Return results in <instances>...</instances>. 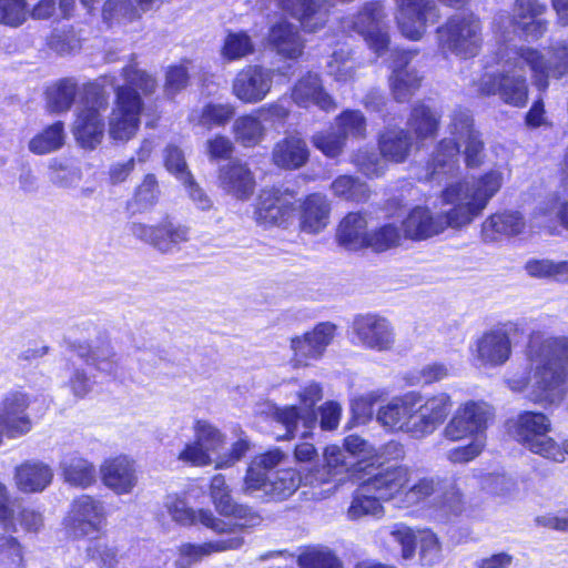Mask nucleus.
<instances>
[{
	"mask_svg": "<svg viewBox=\"0 0 568 568\" xmlns=\"http://www.w3.org/2000/svg\"><path fill=\"white\" fill-rule=\"evenodd\" d=\"M395 20L400 33L417 41L426 33L429 24L440 19V11L435 0H393Z\"/></svg>",
	"mask_w": 568,
	"mask_h": 568,
	"instance_id": "16",
	"label": "nucleus"
},
{
	"mask_svg": "<svg viewBox=\"0 0 568 568\" xmlns=\"http://www.w3.org/2000/svg\"><path fill=\"white\" fill-rule=\"evenodd\" d=\"M219 184L223 191L239 200L250 199L255 189L253 173L240 161H231L219 169Z\"/></svg>",
	"mask_w": 568,
	"mask_h": 568,
	"instance_id": "34",
	"label": "nucleus"
},
{
	"mask_svg": "<svg viewBox=\"0 0 568 568\" xmlns=\"http://www.w3.org/2000/svg\"><path fill=\"white\" fill-rule=\"evenodd\" d=\"M410 479L407 466L387 467L369 475L355 490L346 516L349 520L384 516L382 501L393 500Z\"/></svg>",
	"mask_w": 568,
	"mask_h": 568,
	"instance_id": "4",
	"label": "nucleus"
},
{
	"mask_svg": "<svg viewBox=\"0 0 568 568\" xmlns=\"http://www.w3.org/2000/svg\"><path fill=\"white\" fill-rule=\"evenodd\" d=\"M285 460L286 455L280 449H273L256 456L247 467L243 491L247 495H255L256 485H260L262 478L268 476L271 471L278 470V467Z\"/></svg>",
	"mask_w": 568,
	"mask_h": 568,
	"instance_id": "42",
	"label": "nucleus"
},
{
	"mask_svg": "<svg viewBox=\"0 0 568 568\" xmlns=\"http://www.w3.org/2000/svg\"><path fill=\"white\" fill-rule=\"evenodd\" d=\"M68 345L72 351L77 352L80 357L84 358L87 363L97 366L98 369L109 374L114 372L115 353L109 344L92 348L90 345L69 341Z\"/></svg>",
	"mask_w": 568,
	"mask_h": 568,
	"instance_id": "52",
	"label": "nucleus"
},
{
	"mask_svg": "<svg viewBox=\"0 0 568 568\" xmlns=\"http://www.w3.org/2000/svg\"><path fill=\"white\" fill-rule=\"evenodd\" d=\"M138 17L131 0H108L102 9L103 21L109 26L131 22Z\"/></svg>",
	"mask_w": 568,
	"mask_h": 568,
	"instance_id": "60",
	"label": "nucleus"
},
{
	"mask_svg": "<svg viewBox=\"0 0 568 568\" xmlns=\"http://www.w3.org/2000/svg\"><path fill=\"white\" fill-rule=\"evenodd\" d=\"M527 358L532 375L508 378L509 388L518 393L529 388V398L535 403H559L566 393L568 338L551 337L534 331L529 335Z\"/></svg>",
	"mask_w": 568,
	"mask_h": 568,
	"instance_id": "2",
	"label": "nucleus"
},
{
	"mask_svg": "<svg viewBox=\"0 0 568 568\" xmlns=\"http://www.w3.org/2000/svg\"><path fill=\"white\" fill-rule=\"evenodd\" d=\"M337 326L331 322H322L312 331L291 338L293 361L298 365H308L320 359L336 335Z\"/></svg>",
	"mask_w": 568,
	"mask_h": 568,
	"instance_id": "23",
	"label": "nucleus"
},
{
	"mask_svg": "<svg viewBox=\"0 0 568 568\" xmlns=\"http://www.w3.org/2000/svg\"><path fill=\"white\" fill-rule=\"evenodd\" d=\"M369 233L367 220L359 212L348 213L341 222L336 231V240L339 245L349 251L367 247Z\"/></svg>",
	"mask_w": 568,
	"mask_h": 568,
	"instance_id": "40",
	"label": "nucleus"
},
{
	"mask_svg": "<svg viewBox=\"0 0 568 568\" xmlns=\"http://www.w3.org/2000/svg\"><path fill=\"white\" fill-rule=\"evenodd\" d=\"M244 539L237 535L229 537H220L203 544H183L179 548L180 559L178 566L180 568H187L192 564L201 560L212 554L235 550L242 547Z\"/></svg>",
	"mask_w": 568,
	"mask_h": 568,
	"instance_id": "36",
	"label": "nucleus"
},
{
	"mask_svg": "<svg viewBox=\"0 0 568 568\" xmlns=\"http://www.w3.org/2000/svg\"><path fill=\"white\" fill-rule=\"evenodd\" d=\"M275 4L298 21L306 33L323 30L331 17L329 0H274Z\"/></svg>",
	"mask_w": 568,
	"mask_h": 568,
	"instance_id": "26",
	"label": "nucleus"
},
{
	"mask_svg": "<svg viewBox=\"0 0 568 568\" xmlns=\"http://www.w3.org/2000/svg\"><path fill=\"white\" fill-rule=\"evenodd\" d=\"M509 58L515 65L519 61L525 63L535 79L536 87L546 90L550 78L561 79L568 75V39L550 45L548 58L539 50L524 45L517 48Z\"/></svg>",
	"mask_w": 568,
	"mask_h": 568,
	"instance_id": "9",
	"label": "nucleus"
},
{
	"mask_svg": "<svg viewBox=\"0 0 568 568\" xmlns=\"http://www.w3.org/2000/svg\"><path fill=\"white\" fill-rule=\"evenodd\" d=\"M122 77L124 84L115 88V103L109 116V135L116 142L131 140L140 126L143 102L136 89L151 94L158 87L151 74L133 64L122 69Z\"/></svg>",
	"mask_w": 568,
	"mask_h": 568,
	"instance_id": "3",
	"label": "nucleus"
},
{
	"mask_svg": "<svg viewBox=\"0 0 568 568\" xmlns=\"http://www.w3.org/2000/svg\"><path fill=\"white\" fill-rule=\"evenodd\" d=\"M353 334L358 345L377 352H387L395 344L394 327L376 314L358 315L353 321Z\"/></svg>",
	"mask_w": 568,
	"mask_h": 568,
	"instance_id": "22",
	"label": "nucleus"
},
{
	"mask_svg": "<svg viewBox=\"0 0 568 568\" xmlns=\"http://www.w3.org/2000/svg\"><path fill=\"white\" fill-rule=\"evenodd\" d=\"M331 205L327 197L315 193L308 195L301 205L300 224L307 233H318L329 221Z\"/></svg>",
	"mask_w": 568,
	"mask_h": 568,
	"instance_id": "41",
	"label": "nucleus"
},
{
	"mask_svg": "<svg viewBox=\"0 0 568 568\" xmlns=\"http://www.w3.org/2000/svg\"><path fill=\"white\" fill-rule=\"evenodd\" d=\"M338 133L346 141L347 138L362 139L366 134V119L361 111L346 110L335 119Z\"/></svg>",
	"mask_w": 568,
	"mask_h": 568,
	"instance_id": "61",
	"label": "nucleus"
},
{
	"mask_svg": "<svg viewBox=\"0 0 568 568\" xmlns=\"http://www.w3.org/2000/svg\"><path fill=\"white\" fill-rule=\"evenodd\" d=\"M308 158L307 144L297 135H286L272 150L273 164L284 170H297L307 163Z\"/></svg>",
	"mask_w": 568,
	"mask_h": 568,
	"instance_id": "38",
	"label": "nucleus"
},
{
	"mask_svg": "<svg viewBox=\"0 0 568 568\" xmlns=\"http://www.w3.org/2000/svg\"><path fill=\"white\" fill-rule=\"evenodd\" d=\"M255 52L252 37L243 30L229 31L223 39L220 54L227 62L242 60Z\"/></svg>",
	"mask_w": 568,
	"mask_h": 568,
	"instance_id": "51",
	"label": "nucleus"
},
{
	"mask_svg": "<svg viewBox=\"0 0 568 568\" xmlns=\"http://www.w3.org/2000/svg\"><path fill=\"white\" fill-rule=\"evenodd\" d=\"M448 131L453 141L464 145L463 154L468 168H477L483 163L484 143L473 126L471 115L467 110H455L450 116Z\"/></svg>",
	"mask_w": 568,
	"mask_h": 568,
	"instance_id": "24",
	"label": "nucleus"
},
{
	"mask_svg": "<svg viewBox=\"0 0 568 568\" xmlns=\"http://www.w3.org/2000/svg\"><path fill=\"white\" fill-rule=\"evenodd\" d=\"M430 497L438 505L446 506L453 513L460 510L462 494L459 490L453 484L434 478H423L405 491L402 488L393 500L399 508H409Z\"/></svg>",
	"mask_w": 568,
	"mask_h": 568,
	"instance_id": "17",
	"label": "nucleus"
},
{
	"mask_svg": "<svg viewBox=\"0 0 568 568\" xmlns=\"http://www.w3.org/2000/svg\"><path fill=\"white\" fill-rule=\"evenodd\" d=\"M458 154V142L453 141L452 138L442 140L428 163L429 179L455 175L459 169Z\"/></svg>",
	"mask_w": 568,
	"mask_h": 568,
	"instance_id": "43",
	"label": "nucleus"
},
{
	"mask_svg": "<svg viewBox=\"0 0 568 568\" xmlns=\"http://www.w3.org/2000/svg\"><path fill=\"white\" fill-rule=\"evenodd\" d=\"M331 189L336 196L351 201H365L368 197V187L365 183L351 175L336 178Z\"/></svg>",
	"mask_w": 568,
	"mask_h": 568,
	"instance_id": "62",
	"label": "nucleus"
},
{
	"mask_svg": "<svg viewBox=\"0 0 568 568\" xmlns=\"http://www.w3.org/2000/svg\"><path fill=\"white\" fill-rule=\"evenodd\" d=\"M534 219L539 226H550L555 222H560L568 229V148L561 166L559 187L536 207Z\"/></svg>",
	"mask_w": 568,
	"mask_h": 568,
	"instance_id": "29",
	"label": "nucleus"
},
{
	"mask_svg": "<svg viewBox=\"0 0 568 568\" xmlns=\"http://www.w3.org/2000/svg\"><path fill=\"white\" fill-rule=\"evenodd\" d=\"M31 397L28 393L13 389L4 393L0 399V425L6 437L17 439L29 434L33 427L28 413Z\"/></svg>",
	"mask_w": 568,
	"mask_h": 568,
	"instance_id": "19",
	"label": "nucleus"
},
{
	"mask_svg": "<svg viewBox=\"0 0 568 568\" xmlns=\"http://www.w3.org/2000/svg\"><path fill=\"white\" fill-rule=\"evenodd\" d=\"M108 106V99L95 88L87 89V102L77 114L73 134L78 143L89 150L95 149L104 135L102 111Z\"/></svg>",
	"mask_w": 568,
	"mask_h": 568,
	"instance_id": "15",
	"label": "nucleus"
},
{
	"mask_svg": "<svg viewBox=\"0 0 568 568\" xmlns=\"http://www.w3.org/2000/svg\"><path fill=\"white\" fill-rule=\"evenodd\" d=\"M235 115V108L230 104L207 103L201 110H194L190 114V121L207 129L224 126Z\"/></svg>",
	"mask_w": 568,
	"mask_h": 568,
	"instance_id": "53",
	"label": "nucleus"
},
{
	"mask_svg": "<svg viewBox=\"0 0 568 568\" xmlns=\"http://www.w3.org/2000/svg\"><path fill=\"white\" fill-rule=\"evenodd\" d=\"M514 49H503L500 61H504V70L498 73H486L478 82V91L483 95H499V98L509 105L521 108L528 100V84L524 74L521 61L515 65L510 60Z\"/></svg>",
	"mask_w": 568,
	"mask_h": 568,
	"instance_id": "6",
	"label": "nucleus"
},
{
	"mask_svg": "<svg viewBox=\"0 0 568 568\" xmlns=\"http://www.w3.org/2000/svg\"><path fill=\"white\" fill-rule=\"evenodd\" d=\"M48 169L50 181L59 187H74L82 179L81 170L65 160L51 159Z\"/></svg>",
	"mask_w": 568,
	"mask_h": 568,
	"instance_id": "57",
	"label": "nucleus"
},
{
	"mask_svg": "<svg viewBox=\"0 0 568 568\" xmlns=\"http://www.w3.org/2000/svg\"><path fill=\"white\" fill-rule=\"evenodd\" d=\"M64 480L72 486L87 488L95 481V467L93 463L79 455L65 456L61 464Z\"/></svg>",
	"mask_w": 568,
	"mask_h": 568,
	"instance_id": "45",
	"label": "nucleus"
},
{
	"mask_svg": "<svg viewBox=\"0 0 568 568\" xmlns=\"http://www.w3.org/2000/svg\"><path fill=\"white\" fill-rule=\"evenodd\" d=\"M22 504L13 497L8 485L0 479V525L8 531H17V514Z\"/></svg>",
	"mask_w": 568,
	"mask_h": 568,
	"instance_id": "59",
	"label": "nucleus"
},
{
	"mask_svg": "<svg viewBox=\"0 0 568 568\" xmlns=\"http://www.w3.org/2000/svg\"><path fill=\"white\" fill-rule=\"evenodd\" d=\"M376 419L384 428L416 438L414 392L396 396L381 406Z\"/></svg>",
	"mask_w": 568,
	"mask_h": 568,
	"instance_id": "27",
	"label": "nucleus"
},
{
	"mask_svg": "<svg viewBox=\"0 0 568 568\" xmlns=\"http://www.w3.org/2000/svg\"><path fill=\"white\" fill-rule=\"evenodd\" d=\"M105 521L103 504L89 495H81L70 505L63 525L70 538H97L103 530Z\"/></svg>",
	"mask_w": 568,
	"mask_h": 568,
	"instance_id": "14",
	"label": "nucleus"
},
{
	"mask_svg": "<svg viewBox=\"0 0 568 568\" xmlns=\"http://www.w3.org/2000/svg\"><path fill=\"white\" fill-rule=\"evenodd\" d=\"M439 49L462 59L477 55L481 49V23L473 13H456L437 29Z\"/></svg>",
	"mask_w": 568,
	"mask_h": 568,
	"instance_id": "7",
	"label": "nucleus"
},
{
	"mask_svg": "<svg viewBox=\"0 0 568 568\" xmlns=\"http://www.w3.org/2000/svg\"><path fill=\"white\" fill-rule=\"evenodd\" d=\"M387 12L382 1H367L352 16L344 17L339 24L345 33L359 34L377 55L384 54L389 45Z\"/></svg>",
	"mask_w": 568,
	"mask_h": 568,
	"instance_id": "8",
	"label": "nucleus"
},
{
	"mask_svg": "<svg viewBox=\"0 0 568 568\" xmlns=\"http://www.w3.org/2000/svg\"><path fill=\"white\" fill-rule=\"evenodd\" d=\"M402 239L397 225L388 223L369 233L367 247L375 252H384L399 244Z\"/></svg>",
	"mask_w": 568,
	"mask_h": 568,
	"instance_id": "64",
	"label": "nucleus"
},
{
	"mask_svg": "<svg viewBox=\"0 0 568 568\" xmlns=\"http://www.w3.org/2000/svg\"><path fill=\"white\" fill-rule=\"evenodd\" d=\"M416 439H422L433 434L449 415L453 400L445 392L424 396L414 392Z\"/></svg>",
	"mask_w": 568,
	"mask_h": 568,
	"instance_id": "20",
	"label": "nucleus"
},
{
	"mask_svg": "<svg viewBox=\"0 0 568 568\" xmlns=\"http://www.w3.org/2000/svg\"><path fill=\"white\" fill-rule=\"evenodd\" d=\"M504 183V173L489 170L478 178L449 183L442 190L435 206H449L433 214L426 206H415L403 221L404 233L413 240H426L447 227L459 229L470 224L486 209Z\"/></svg>",
	"mask_w": 568,
	"mask_h": 568,
	"instance_id": "1",
	"label": "nucleus"
},
{
	"mask_svg": "<svg viewBox=\"0 0 568 568\" xmlns=\"http://www.w3.org/2000/svg\"><path fill=\"white\" fill-rule=\"evenodd\" d=\"M103 485L116 495H129L139 483L135 460L128 455L105 458L100 465Z\"/></svg>",
	"mask_w": 568,
	"mask_h": 568,
	"instance_id": "28",
	"label": "nucleus"
},
{
	"mask_svg": "<svg viewBox=\"0 0 568 568\" xmlns=\"http://www.w3.org/2000/svg\"><path fill=\"white\" fill-rule=\"evenodd\" d=\"M378 534L382 538H389L392 541L398 544L402 547L403 558L409 559L414 556L417 536L407 525L403 523H395L382 527Z\"/></svg>",
	"mask_w": 568,
	"mask_h": 568,
	"instance_id": "56",
	"label": "nucleus"
},
{
	"mask_svg": "<svg viewBox=\"0 0 568 568\" xmlns=\"http://www.w3.org/2000/svg\"><path fill=\"white\" fill-rule=\"evenodd\" d=\"M195 440L200 443L211 456L225 444V435L206 420H197L194 425Z\"/></svg>",
	"mask_w": 568,
	"mask_h": 568,
	"instance_id": "63",
	"label": "nucleus"
},
{
	"mask_svg": "<svg viewBox=\"0 0 568 568\" xmlns=\"http://www.w3.org/2000/svg\"><path fill=\"white\" fill-rule=\"evenodd\" d=\"M65 142L64 125L58 121L38 134L28 143L29 151L37 155H44L60 150Z\"/></svg>",
	"mask_w": 568,
	"mask_h": 568,
	"instance_id": "50",
	"label": "nucleus"
},
{
	"mask_svg": "<svg viewBox=\"0 0 568 568\" xmlns=\"http://www.w3.org/2000/svg\"><path fill=\"white\" fill-rule=\"evenodd\" d=\"M405 457L404 446L395 440L388 442L372 455L368 476L387 467H398L399 460Z\"/></svg>",
	"mask_w": 568,
	"mask_h": 568,
	"instance_id": "58",
	"label": "nucleus"
},
{
	"mask_svg": "<svg viewBox=\"0 0 568 568\" xmlns=\"http://www.w3.org/2000/svg\"><path fill=\"white\" fill-rule=\"evenodd\" d=\"M300 568H339L337 558L323 546H306L297 554Z\"/></svg>",
	"mask_w": 568,
	"mask_h": 568,
	"instance_id": "55",
	"label": "nucleus"
},
{
	"mask_svg": "<svg viewBox=\"0 0 568 568\" xmlns=\"http://www.w3.org/2000/svg\"><path fill=\"white\" fill-rule=\"evenodd\" d=\"M408 128L414 132L416 139L424 141L436 135L439 126V115L423 103H417L412 109L407 120Z\"/></svg>",
	"mask_w": 568,
	"mask_h": 568,
	"instance_id": "49",
	"label": "nucleus"
},
{
	"mask_svg": "<svg viewBox=\"0 0 568 568\" xmlns=\"http://www.w3.org/2000/svg\"><path fill=\"white\" fill-rule=\"evenodd\" d=\"M524 229L525 221L518 212H504L486 219L483 223L481 234L486 242H494L503 235H517Z\"/></svg>",
	"mask_w": 568,
	"mask_h": 568,
	"instance_id": "44",
	"label": "nucleus"
},
{
	"mask_svg": "<svg viewBox=\"0 0 568 568\" xmlns=\"http://www.w3.org/2000/svg\"><path fill=\"white\" fill-rule=\"evenodd\" d=\"M294 215L295 205L292 193L276 187L261 191L254 211V220L258 225L285 227L293 221Z\"/></svg>",
	"mask_w": 568,
	"mask_h": 568,
	"instance_id": "18",
	"label": "nucleus"
},
{
	"mask_svg": "<svg viewBox=\"0 0 568 568\" xmlns=\"http://www.w3.org/2000/svg\"><path fill=\"white\" fill-rule=\"evenodd\" d=\"M412 148V136L405 129L387 126L378 136V149L386 161L403 163L409 156Z\"/></svg>",
	"mask_w": 568,
	"mask_h": 568,
	"instance_id": "39",
	"label": "nucleus"
},
{
	"mask_svg": "<svg viewBox=\"0 0 568 568\" xmlns=\"http://www.w3.org/2000/svg\"><path fill=\"white\" fill-rule=\"evenodd\" d=\"M323 389L318 383L312 382L307 384L300 393L298 399L301 406L290 405L277 407L268 404L265 414L274 422L281 424L286 429L284 438L290 439L295 437L298 423L305 428L302 434L305 437L308 430L312 429L317 420L315 405L322 399Z\"/></svg>",
	"mask_w": 568,
	"mask_h": 568,
	"instance_id": "11",
	"label": "nucleus"
},
{
	"mask_svg": "<svg viewBox=\"0 0 568 568\" xmlns=\"http://www.w3.org/2000/svg\"><path fill=\"white\" fill-rule=\"evenodd\" d=\"M302 485V476L294 468H281L271 471L256 485V494L271 501H283L288 499Z\"/></svg>",
	"mask_w": 568,
	"mask_h": 568,
	"instance_id": "32",
	"label": "nucleus"
},
{
	"mask_svg": "<svg viewBox=\"0 0 568 568\" xmlns=\"http://www.w3.org/2000/svg\"><path fill=\"white\" fill-rule=\"evenodd\" d=\"M131 232L135 237L165 254L179 252L182 244L190 240V229L171 221H164L158 225L133 223Z\"/></svg>",
	"mask_w": 568,
	"mask_h": 568,
	"instance_id": "21",
	"label": "nucleus"
},
{
	"mask_svg": "<svg viewBox=\"0 0 568 568\" xmlns=\"http://www.w3.org/2000/svg\"><path fill=\"white\" fill-rule=\"evenodd\" d=\"M494 409L485 402L468 400L459 405L443 429V437L450 442L466 438H485Z\"/></svg>",
	"mask_w": 568,
	"mask_h": 568,
	"instance_id": "13",
	"label": "nucleus"
},
{
	"mask_svg": "<svg viewBox=\"0 0 568 568\" xmlns=\"http://www.w3.org/2000/svg\"><path fill=\"white\" fill-rule=\"evenodd\" d=\"M164 507L172 520L182 526H191L200 521L205 527L219 534L233 532V525L216 518L209 509L195 511L189 507L185 499L178 495H169L165 498Z\"/></svg>",
	"mask_w": 568,
	"mask_h": 568,
	"instance_id": "30",
	"label": "nucleus"
},
{
	"mask_svg": "<svg viewBox=\"0 0 568 568\" xmlns=\"http://www.w3.org/2000/svg\"><path fill=\"white\" fill-rule=\"evenodd\" d=\"M77 94L78 83L73 79L67 78L58 81L47 91L49 110L54 113L68 111Z\"/></svg>",
	"mask_w": 568,
	"mask_h": 568,
	"instance_id": "54",
	"label": "nucleus"
},
{
	"mask_svg": "<svg viewBox=\"0 0 568 568\" xmlns=\"http://www.w3.org/2000/svg\"><path fill=\"white\" fill-rule=\"evenodd\" d=\"M273 78L272 69L246 65L236 73L232 83V92L244 103H258L271 91Z\"/></svg>",
	"mask_w": 568,
	"mask_h": 568,
	"instance_id": "25",
	"label": "nucleus"
},
{
	"mask_svg": "<svg viewBox=\"0 0 568 568\" xmlns=\"http://www.w3.org/2000/svg\"><path fill=\"white\" fill-rule=\"evenodd\" d=\"M546 9V4L538 0H516L511 16L506 12L495 16L493 30L503 40L518 30L526 37L538 39L547 31V21L540 18Z\"/></svg>",
	"mask_w": 568,
	"mask_h": 568,
	"instance_id": "10",
	"label": "nucleus"
},
{
	"mask_svg": "<svg viewBox=\"0 0 568 568\" xmlns=\"http://www.w3.org/2000/svg\"><path fill=\"white\" fill-rule=\"evenodd\" d=\"M359 63L355 60L353 51L347 45L335 49L326 64L327 73L338 82H348L355 79Z\"/></svg>",
	"mask_w": 568,
	"mask_h": 568,
	"instance_id": "48",
	"label": "nucleus"
},
{
	"mask_svg": "<svg viewBox=\"0 0 568 568\" xmlns=\"http://www.w3.org/2000/svg\"><path fill=\"white\" fill-rule=\"evenodd\" d=\"M410 52H402L390 77V89L396 101L405 102L419 88L422 75L410 63Z\"/></svg>",
	"mask_w": 568,
	"mask_h": 568,
	"instance_id": "37",
	"label": "nucleus"
},
{
	"mask_svg": "<svg viewBox=\"0 0 568 568\" xmlns=\"http://www.w3.org/2000/svg\"><path fill=\"white\" fill-rule=\"evenodd\" d=\"M291 97L302 108L315 104L327 112L336 109V103L324 91L322 80L317 73L308 72L303 75L293 87Z\"/></svg>",
	"mask_w": 568,
	"mask_h": 568,
	"instance_id": "35",
	"label": "nucleus"
},
{
	"mask_svg": "<svg viewBox=\"0 0 568 568\" xmlns=\"http://www.w3.org/2000/svg\"><path fill=\"white\" fill-rule=\"evenodd\" d=\"M232 133L239 144L253 148L264 140L266 128L255 112L236 118L232 125Z\"/></svg>",
	"mask_w": 568,
	"mask_h": 568,
	"instance_id": "46",
	"label": "nucleus"
},
{
	"mask_svg": "<svg viewBox=\"0 0 568 568\" xmlns=\"http://www.w3.org/2000/svg\"><path fill=\"white\" fill-rule=\"evenodd\" d=\"M267 43L277 55L286 60H298L305 49V40L300 27L285 18H281L270 27Z\"/></svg>",
	"mask_w": 568,
	"mask_h": 568,
	"instance_id": "31",
	"label": "nucleus"
},
{
	"mask_svg": "<svg viewBox=\"0 0 568 568\" xmlns=\"http://www.w3.org/2000/svg\"><path fill=\"white\" fill-rule=\"evenodd\" d=\"M210 496L215 509L224 516H234L236 518H246L248 509L242 505H237L226 485L223 475L217 474L212 477L210 485Z\"/></svg>",
	"mask_w": 568,
	"mask_h": 568,
	"instance_id": "47",
	"label": "nucleus"
},
{
	"mask_svg": "<svg viewBox=\"0 0 568 568\" xmlns=\"http://www.w3.org/2000/svg\"><path fill=\"white\" fill-rule=\"evenodd\" d=\"M523 332L517 322L498 323L486 329L475 342L474 359L479 367L497 368L511 357V337Z\"/></svg>",
	"mask_w": 568,
	"mask_h": 568,
	"instance_id": "12",
	"label": "nucleus"
},
{
	"mask_svg": "<svg viewBox=\"0 0 568 568\" xmlns=\"http://www.w3.org/2000/svg\"><path fill=\"white\" fill-rule=\"evenodd\" d=\"M52 468L37 459L26 460L13 470L14 485L22 494L41 493L52 483Z\"/></svg>",
	"mask_w": 568,
	"mask_h": 568,
	"instance_id": "33",
	"label": "nucleus"
},
{
	"mask_svg": "<svg viewBox=\"0 0 568 568\" xmlns=\"http://www.w3.org/2000/svg\"><path fill=\"white\" fill-rule=\"evenodd\" d=\"M511 435L534 454L564 463L568 455V442L559 445L547 436L550 419L544 413L523 412L508 422Z\"/></svg>",
	"mask_w": 568,
	"mask_h": 568,
	"instance_id": "5",
	"label": "nucleus"
}]
</instances>
